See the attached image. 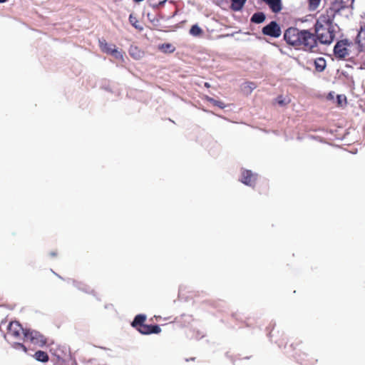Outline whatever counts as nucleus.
<instances>
[{"label":"nucleus","instance_id":"7ed1b4c3","mask_svg":"<svg viewBox=\"0 0 365 365\" xmlns=\"http://www.w3.org/2000/svg\"><path fill=\"white\" fill-rule=\"evenodd\" d=\"M314 27L317 41H319L323 44H329L334 41V31L330 27H321V26Z\"/></svg>","mask_w":365,"mask_h":365},{"label":"nucleus","instance_id":"a211bd4d","mask_svg":"<svg viewBox=\"0 0 365 365\" xmlns=\"http://www.w3.org/2000/svg\"><path fill=\"white\" fill-rule=\"evenodd\" d=\"M146 319V316L144 314H138L137 315L133 322H132V326L133 327H139L140 324H143V322Z\"/></svg>","mask_w":365,"mask_h":365},{"label":"nucleus","instance_id":"9b49d317","mask_svg":"<svg viewBox=\"0 0 365 365\" xmlns=\"http://www.w3.org/2000/svg\"><path fill=\"white\" fill-rule=\"evenodd\" d=\"M256 180V175L253 174L250 170H244L242 173V182L249 185L253 186Z\"/></svg>","mask_w":365,"mask_h":365},{"label":"nucleus","instance_id":"0eeeda50","mask_svg":"<svg viewBox=\"0 0 365 365\" xmlns=\"http://www.w3.org/2000/svg\"><path fill=\"white\" fill-rule=\"evenodd\" d=\"M262 34L266 36L277 38L280 36L282 31L276 21H271L262 29Z\"/></svg>","mask_w":365,"mask_h":365},{"label":"nucleus","instance_id":"412c9836","mask_svg":"<svg viewBox=\"0 0 365 365\" xmlns=\"http://www.w3.org/2000/svg\"><path fill=\"white\" fill-rule=\"evenodd\" d=\"M35 359L41 362H46L48 360V356L43 351H38L35 353Z\"/></svg>","mask_w":365,"mask_h":365},{"label":"nucleus","instance_id":"f3484780","mask_svg":"<svg viewBox=\"0 0 365 365\" xmlns=\"http://www.w3.org/2000/svg\"><path fill=\"white\" fill-rule=\"evenodd\" d=\"M129 22L130 24L139 31L143 30V26L139 24L137 17L133 14H130L129 16Z\"/></svg>","mask_w":365,"mask_h":365},{"label":"nucleus","instance_id":"20e7f679","mask_svg":"<svg viewBox=\"0 0 365 365\" xmlns=\"http://www.w3.org/2000/svg\"><path fill=\"white\" fill-rule=\"evenodd\" d=\"M338 12L333 9L332 6H330L329 9H326L324 13H322L318 18L316 24L314 26L321 27H330L331 28L332 24L335 17V15Z\"/></svg>","mask_w":365,"mask_h":365},{"label":"nucleus","instance_id":"f257e3e1","mask_svg":"<svg viewBox=\"0 0 365 365\" xmlns=\"http://www.w3.org/2000/svg\"><path fill=\"white\" fill-rule=\"evenodd\" d=\"M284 38L288 44L295 48L306 51H314L318 44L314 34L295 27L287 29L284 32Z\"/></svg>","mask_w":365,"mask_h":365},{"label":"nucleus","instance_id":"cd10ccee","mask_svg":"<svg viewBox=\"0 0 365 365\" xmlns=\"http://www.w3.org/2000/svg\"><path fill=\"white\" fill-rule=\"evenodd\" d=\"M151 334H158L161 331V329L158 325H150Z\"/></svg>","mask_w":365,"mask_h":365},{"label":"nucleus","instance_id":"a878e982","mask_svg":"<svg viewBox=\"0 0 365 365\" xmlns=\"http://www.w3.org/2000/svg\"><path fill=\"white\" fill-rule=\"evenodd\" d=\"M150 5L153 7L158 6V5L164 3L165 0H149Z\"/></svg>","mask_w":365,"mask_h":365},{"label":"nucleus","instance_id":"f704fd0d","mask_svg":"<svg viewBox=\"0 0 365 365\" xmlns=\"http://www.w3.org/2000/svg\"><path fill=\"white\" fill-rule=\"evenodd\" d=\"M51 255L54 256V255H55V253H54V252H51Z\"/></svg>","mask_w":365,"mask_h":365},{"label":"nucleus","instance_id":"9d476101","mask_svg":"<svg viewBox=\"0 0 365 365\" xmlns=\"http://www.w3.org/2000/svg\"><path fill=\"white\" fill-rule=\"evenodd\" d=\"M291 98L289 94H280L273 100L272 103L279 107H285L291 103Z\"/></svg>","mask_w":365,"mask_h":365},{"label":"nucleus","instance_id":"2eb2a0df","mask_svg":"<svg viewBox=\"0 0 365 365\" xmlns=\"http://www.w3.org/2000/svg\"><path fill=\"white\" fill-rule=\"evenodd\" d=\"M265 15L262 12L255 13L251 17V21L255 24L262 23L265 20Z\"/></svg>","mask_w":365,"mask_h":365},{"label":"nucleus","instance_id":"c85d7f7f","mask_svg":"<svg viewBox=\"0 0 365 365\" xmlns=\"http://www.w3.org/2000/svg\"><path fill=\"white\" fill-rule=\"evenodd\" d=\"M335 97H336V95H335V93L334 92H330L328 93V95L327 96L326 98L329 101H332L333 103H335Z\"/></svg>","mask_w":365,"mask_h":365},{"label":"nucleus","instance_id":"f03ea898","mask_svg":"<svg viewBox=\"0 0 365 365\" xmlns=\"http://www.w3.org/2000/svg\"><path fill=\"white\" fill-rule=\"evenodd\" d=\"M334 54L338 59L354 58L359 56L354 43L348 39L336 42L334 48Z\"/></svg>","mask_w":365,"mask_h":365},{"label":"nucleus","instance_id":"423d86ee","mask_svg":"<svg viewBox=\"0 0 365 365\" xmlns=\"http://www.w3.org/2000/svg\"><path fill=\"white\" fill-rule=\"evenodd\" d=\"M354 43L359 55L365 53V25L361 26Z\"/></svg>","mask_w":365,"mask_h":365},{"label":"nucleus","instance_id":"2f4dec72","mask_svg":"<svg viewBox=\"0 0 365 365\" xmlns=\"http://www.w3.org/2000/svg\"><path fill=\"white\" fill-rule=\"evenodd\" d=\"M214 102H215V105L217 106L220 108H223L225 107L224 103L222 102H221V101H214Z\"/></svg>","mask_w":365,"mask_h":365},{"label":"nucleus","instance_id":"7c9ffc66","mask_svg":"<svg viewBox=\"0 0 365 365\" xmlns=\"http://www.w3.org/2000/svg\"><path fill=\"white\" fill-rule=\"evenodd\" d=\"M14 348H16V349H20V348H21V349H22L25 352H26V351H27L26 347L24 344H21V343H15V344H14Z\"/></svg>","mask_w":365,"mask_h":365},{"label":"nucleus","instance_id":"4468645a","mask_svg":"<svg viewBox=\"0 0 365 365\" xmlns=\"http://www.w3.org/2000/svg\"><path fill=\"white\" fill-rule=\"evenodd\" d=\"M314 66L317 71L322 72L327 66L326 60L322 57L316 58L314 61Z\"/></svg>","mask_w":365,"mask_h":365},{"label":"nucleus","instance_id":"6e6552de","mask_svg":"<svg viewBox=\"0 0 365 365\" xmlns=\"http://www.w3.org/2000/svg\"><path fill=\"white\" fill-rule=\"evenodd\" d=\"M24 330L21 324L17 322H12L8 326V335L11 336L14 338H18L21 332L24 334Z\"/></svg>","mask_w":365,"mask_h":365},{"label":"nucleus","instance_id":"bb28decb","mask_svg":"<svg viewBox=\"0 0 365 365\" xmlns=\"http://www.w3.org/2000/svg\"><path fill=\"white\" fill-rule=\"evenodd\" d=\"M245 88H247L250 91V92H251L252 90L256 88V85L255 83L248 82L245 83Z\"/></svg>","mask_w":365,"mask_h":365},{"label":"nucleus","instance_id":"b1692460","mask_svg":"<svg viewBox=\"0 0 365 365\" xmlns=\"http://www.w3.org/2000/svg\"><path fill=\"white\" fill-rule=\"evenodd\" d=\"M160 48L164 52L173 53L175 51V47L170 43H163Z\"/></svg>","mask_w":365,"mask_h":365},{"label":"nucleus","instance_id":"aec40b11","mask_svg":"<svg viewBox=\"0 0 365 365\" xmlns=\"http://www.w3.org/2000/svg\"><path fill=\"white\" fill-rule=\"evenodd\" d=\"M346 97L344 94L336 95L334 103L339 107H343L346 105Z\"/></svg>","mask_w":365,"mask_h":365},{"label":"nucleus","instance_id":"c756f323","mask_svg":"<svg viewBox=\"0 0 365 365\" xmlns=\"http://www.w3.org/2000/svg\"><path fill=\"white\" fill-rule=\"evenodd\" d=\"M134 50L137 51L138 48L137 47H135V48H130V54L133 56H134L135 58H138L140 57V52L138 51V53L137 55L135 56L134 54Z\"/></svg>","mask_w":365,"mask_h":365},{"label":"nucleus","instance_id":"5701e85b","mask_svg":"<svg viewBox=\"0 0 365 365\" xmlns=\"http://www.w3.org/2000/svg\"><path fill=\"white\" fill-rule=\"evenodd\" d=\"M138 330L143 334H151L150 325H147L144 324H140V326L138 327Z\"/></svg>","mask_w":365,"mask_h":365},{"label":"nucleus","instance_id":"6ab92c4d","mask_svg":"<svg viewBox=\"0 0 365 365\" xmlns=\"http://www.w3.org/2000/svg\"><path fill=\"white\" fill-rule=\"evenodd\" d=\"M109 55L113 56L115 59L123 61L124 53L122 51H119L115 46V48H112V51Z\"/></svg>","mask_w":365,"mask_h":365},{"label":"nucleus","instance_id":"473e14b6","mask_svg":"<svg viewBox=\"0 0 365 365\" xmlns=\"http://www.w3.org/2000/svg\"><path fill=\"white\" fill-rule=\"evenodd\" d=\"M205 86L207 87V88H209L210 87L209 83H205Z\"/></svg>","mask_w":365,"mask_h":365},{"label":"nucleus","instance_id":"4be33fe9","mask_svg":"<svg viewBox=\"0 0 365 365\" xmlns=\"http://www.w3.org/2000/svg\"><path fill=\"white\" fill-rule=\"evenodd\" d=\"M190 34L193 36H199L202 34V30L200 26L195 24L190 28Z\"/></svg>","mask_w":365,"mask_h":365},{"label":"nucleus","instance_id":"393cba45","mask_svg":"<svg viewBox=\"0 0 365 365\" xmlns=\"http://www.w3.org/2000/svg\"><path fill=\"white\" fill-rule=\"evenodd\" d=\"M309 1V9L311 11L316 10L321 2V0H308Z\"/></svg>","mask_w":365,"mask_h":365},{"label":"nucleus","instance_id":"f8f14e48","mask_svg":"<svg viewBox=\"0 0 365 365\" xmlns=\"http://www.w3.org/2000/svg\"><path fill=\"white\" fill-rule=\"evenodd\" d=\"M266 4H267L269 9L274 13H279L282 9V1L281 0H262Z\"/></svg>","mask_w":365,"mask_h":365},{"label":"nucleus","instance_id":"dca6fc26","mask_svg":"<svg viewBox=\"0 0 365 365\" xmlns=\"http://www.w3.org/2000/svg\"><path fill=\"white\" fill-rule=\"evenodd\" d=\"M231 9L233 11H240L243 7L246 0H230Z\"/></svg>","mask_w":365,"mask_h":365},{"label":"nucleus","instance_id":"ddd939ff","mask_svg":"<svg viewBox=\"0 0 365 365\" xmlns=\"http://www.w3.org/2000/svg\"><path fill=\"white\" fill-rule=\"evenodd\" d=\"M98 44L101 51L106 54H110L112 48L116 46L115 44H109L104 38L99 39Z\"/></svg>","mask_w":365,"mask_h":365},{"label":"nucleus","instance_id":"1a4fd4ad","mask_svg":"<svg viewBox=\"0 0 365 365\" xmlns=\"http://www.w3.org/2000/svg\"><path fill=\"white\" fill-rule=\"evenodd\" d=\"M354 2V0H334L331 6L339 13L341 10L351 7Z\"/></svg>","mask_w":365,"mask_h":365},{"label":"nucleus","instance_id":"72a5a7b5","mask_svg":"<svg viewBox=\"0 0 365 365\" xmlns=\"http://www.w3.org/2000/svg\"><path fill=\"white\" fill-rule=\"evenodd\" d=\"M7 0H0V3H4L6 2Z\"/></svg>","mask_w":365,"mask_h":365},{"label":"nucleus","instance_id":"39448f33","mask_svg":"<svg viewBox=\"0 0 365 365\" xmlns=\"http://www.w3.org/2000/svg\"><path fill=\"white\" fill-rule=\"evenodd\" d=\"M24 335L26 341H29L34 345L43 346L46 343L45 337L36 331L26 330Z\"/></svg>","mask_w":365,"mask_h":365}]
</instances>
